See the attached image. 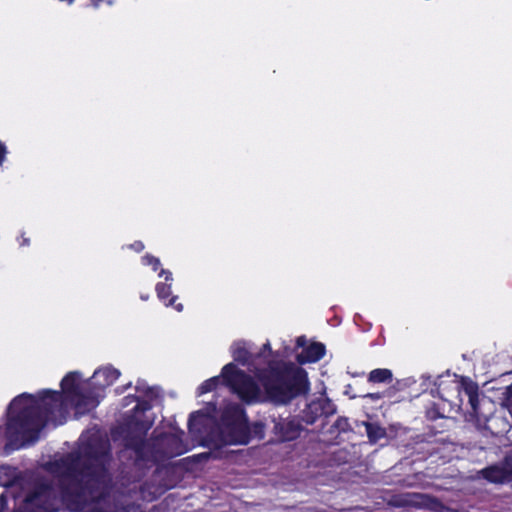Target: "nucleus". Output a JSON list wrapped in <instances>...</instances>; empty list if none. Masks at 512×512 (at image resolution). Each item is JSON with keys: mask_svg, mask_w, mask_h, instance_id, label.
I'll return each instance as SVG.
<instances>
[{"mask_svg": "<svg viewBox=\"0 0 512 512\" xmlns=\"http://www.w3.org/2000/svg\"><path fill=\"white\" fill-rule=\"evenodd\" d=\"M60 386L61 391L43 390L37 397L22 393L10 402L5 423L4 449L7 454L21 449L26 443L36 441L49 422L66 413V401L80 414L90 412L100 402L99 392L92 387L91 382L83 386L77 371L67 373Z\"/></svg>", "mask_w": 512, "mask_h": 512, "instance_id": "obj_1", "label": "nucleus"}, {"mask_svg": "<svg viewBox=\"0 0 512 512\" xmlns=\"http://www.w3.org/2000/svg\"><path fill=\"white\" fill-rule=\"evenodd\" d=\"M111 446L101 437H91L79 453H69L61 460L64 476L72 483L60 482L61 505L71 512L84 511L88 498L102 496L110 487Z\"/></svg>", "mask_w": 512, "mask_h": 512, "instance_id": "obj_2", "label": "nucleus"}, {"mask_svg": "<svg viewBox=\"0 0 512 512\" xmlns=\"http://www.w3.org/2000/svg\"><path fill=\"white\" fill-rule=\"evenodd\" d=\"M255 375L263 388L264 400L277 406L288 405L310 392L307 371L292 362L270 361Z\"/></svg>", "mask_w": 512, "mask_h": 512, "instance_id": "obj_3", "label": "nucleus"}, {"mask_svg": "<svg viewBox=\"0 0 512 512\" xmlns=\"http://www.w3.org/2000/svg\"><path fill=\"white\" fill-rule=\"evenodd\" d=\"M250 440L251 431L246 411L235 403L222 409L216 427L205 437L206 445L216 449L226 445H246Z\"/></svg>", "mask_w": 512, "mask_h": 512, "instance_id": "obj_4", "label": "nucleus"}, {"mask_svg": "<svg viewBox=\"0 0 512 512\" xmlns=\"http://www.w3.org/2000/svg\"><path fill=\"white\" fill-rule=\"evenodd\" d=\"M456 390L460 399L461 405L464 398H467L468 414L470 420L473 421L479 429L486 418L492 417L496 412L495 402L490 398L480 393L478 384L468 376H461L457 383Z\"/></svg>", "mask_w": 512, "mask_h": 512, "instance_id": "obj_5", "label": "nucleus"}, {"mask_svg": "<svg viewBox=\"0 0 512 512\" xmlns=\"http://www.w3.org/2000/svg\"><path fill=\"white\" fill-rule=\"evenodd\" d=\"M222 383L229 387L246 404L260 403L264 400V392L253 379L234 363L226 364L221 371Z\"/></svg>", "mask_w": 512, "mask_h": 512, "instance_id": "obj_6", "label": "nucleus"}, {"mask_svg": "<svg viewBox=\"0 0 512 512\" xmlns=\"http://www.w3.org/2000/svg\"><path fill=\"white\" fill-rule=\"evenodd\" d=\"M26 503L32 504L37 512H59L62 506L60 491L46 481L35 484L26 495Z\"/></svg>", "mask_w": 512, "mask_h": 512, "instance_id": "obj_7", "label": "nucleus"}, {"mask_svg": "<svg viewBox=\"0 0 512 512\" xmlns=\"http://www.w3.org/2000/svg\"><path fill=\"white\" fill-rule=\"evenodd\" d=\"M273 429L272 432L280 442L293 441L297 439L303 427L301 423L295 418H273Z\"/></svg>", "mask_w": 512, "mask_h": 512, "instance_id": "obj_8", "label": "nucleus"}, {"mask_svg": "<svg viewBox=\"0 0 512 512\" xmlns=\"http://www.w3.org/2000/svg\"><path fill=\"white\" fill-rule=\"evenodd\" d=\"M296 347L302 348V351L296 356V360L300 365L318 362L326 353V347L323 343L312 342L307 345L305 336L297 337Z\"/></svg>", "mask_w": 512, "mask_h": 512, "instance_id": "obj_9", "label": "nucleus"}, {"mask_svg": "<svg viewBox=\"0 0 512 512\" xmlns=\"http://www.w3.org/2000/svg\"><path fill=\"white\" fill-rule=\"evenodd\" d=\"M332 404L321 401H312L307 404L302 410V420L308 425L314 424L321 416H328L335 412V409L331 408Z\"/></svg>", "mask_w": 512, "mask_h": 512, "instance_id": "obj_10", "label": "nucleus"}, {"mask_svg": "<svg viewBox=\"0 0 512 512\" xmlns=\"http://www.w3.org/2000/svg\"><path fill=\"white\" fill-rule=\"evenodd\" d=\"M157 445L162 447L165 456L171 458L185 452L181 436L172 433H163L157 439Z\"/></svg>", "mask_w": 512, "mask_h": 512, "instance_id": "obj_11", "label": "nucleus"}, {"mask_svg": "<svg viewBox=\"0 0 512 512\" xmlns=\"http://www.w3.org/2000/svg\"><path fill=\"white\" fill-rule=\"evenodd\" d=\"M120 376V371L112 366L97 369L91 379V385L95 389L103 391L106 387L111 386Z\"/></svg>", "mask_w": 512, "mask_h": 512, "instance_id": "obj_12", "label": "nucleus"}, {"mask_svg": "<svg viewBox=\"0 0 512 512\" xmlns=\"http://www.w3.org/2000/svg\"><path fill=\"white\" fill-rule=\"evenodd\" d=\"M510 427V422L504 416L495 413L492 417L486 418V421H484L479 430L498 437L507 433Z\"/></svg>", "mask_w": 512, "mask_h": 512, "instance_id": "obj_13", "label": "nucleus"}, {"mask_svg": "<svg viewBox=\"0 0 512 512\" xmlns=\"http://www.w3.org/2000/svg\"><path fill=\"white\" fill-rule=\"evenodd\" d=\"M478 476L489 483L504 484L511 482L501 462L489 465L478 472Z\"/></svg>", "mask_w": 512, "mask_h": 512, "instance_id": "obj_14", "label": "nucleus"}, {"mask_svg": "<svg viewBox=\"0 0 512 512\" xmlns=\"http://www.w3.org/2000/svg\"><path fill=\"white\" fill-rule=\"evenodd\" d=\"M124 446L126 449L133 450L137 458L142 459L144 457L146 438L138 433L126 429V433L123 437Z\"/></svg>", "mask_w": 512, "mask_h": 512, "instance_id": "obj_15", "label": "nucleus"}, {"mask_svg": "<svg viewBox=\"0 0 512 512\" xmlns=\"http://www.w3.org/2000/svg\"><path fill=\"white\" fill-rule=\"evenodd\" d=\"M171 286V283L158 282L155 287L157 297L164 303L165 306H171L176 311L181 312L183 310V304L176 303L178 296L172 295Z\"/></svg>", "mask_w": 512, "mask_h": 512, "instance_id": "obj_16", "label": "nucleus"}, {"mask_svg": "<svg viewBox=\"0 0 512 512\" xmlns=\"http://www.w3.org/2000/svg\"><path fill=\"white\" fill-rule=\"evenodd\" d=\"M365 431L369 442L377 443L380 439L386 436V430L378 423L375 422H364Z\"/></svg>", "mask_w": 512, "mask_h": 512, "instance_id": "obj_17", "label": "nucleus"}, {"mask_svg": "<svg viewBox=\"0 0 512 512\" xmlns=\"http://www.w3.org/2000/svg\"><path fill=\"white\" fill-rule=\"evenodd\" d=\"M392 380V371L387 368L374 369L368 375V381L371 383H391Z\"/></svg>", "mask_w": 512, "mask_h": 512, "instance_id": "obj_18", "label": "nucleus"}, {"mask_svg": "<svg viewBox=\"0 0 512 512\" xmlns=\"http://www.w3.org/2000/svg\"><path fill=\"white\" fill-rule=\"evenodd\" d=\"M84 512H118V510L117 506H114L113 509L112 506L107 503L103 494L102 496H98L94 504Z\"/></svg>", "mask_w": 512, "mask_h": 512, "instance_id": "obj_19", "label": "nucleus"}, {"mask_svg": "<svg viewBox=\"0 0 512 512\" xmlns=\"http://www.w3.org/2000/svg\"><path fill=\"white\" fill-rule=\"evenodd\" d=\"M234 361L241 365H247L250 361L251 354L244 345L236 344L232 351Z\"/></svg>", "mask_w": 512, "mask_h": 512, "instance_id": "obj_20", "label": "nucleus"}, {"mask_svg": "<svg viewBox=\"0 0 512 512\" xmlns=\"http://www.w3.org/2000/svg\"><path fill=\"white\" fill-rule=\"evenodd\" d=\"M152 424L153 423L151 421L134 420V421H131L127 425V428L130 429L131 431L135 432V433H138V434L144 436L146 438L148 431L152 427Z\"/></svg>", "mask_w": 512, "mask_h": 512, "instance_id": "obj_21", "label": "nucleus"}, {"mask_svg": "<svg viewBox=\"0 0 512 512\" xmlns=\"http://www.w3.org/2000/svg\"><path fill=\"white\" fill-rule=\"evenodd\" d=\"M222 376H214L207 380H205L198 388H197V395L201 396L206 393H209L213 390H215L220 382H221Z\"/></svg>", "mask_w": 512, "mask_h": 512, "instance_id": "obj_22", "label": "nucleus"}, {"mask_svg": "<svg viewBox=\"0 0 512 512\" xmlns=\"http://www.w3.org/2000/svg\"><path fill=\"white\" fill-rule=\"evenodd\" d=\"M500 405L505 408L512 417V383L505 387L499 397Z\"/></svg>", "mask_w": 512, "mask_h": 512, "instance_id": "obj_23", "label": "nucleus"}, {"mask_svg": "<svg viewBox=\"0 0 512 512\" xmlns=\"http://www.w3.org/2000/svg\"><path fill=\"white\" fill-rule=\"evenodd\" d=\"M250 431H251V439L252 438L263 439L265 436V425H264V423H262L260 421H256L250 426Z\"/></svg>", "mask_w": 512, "mask_h": 512, "instance_id": "obj_24", "label": "nucleus"}, {"mask_svg": "<svg viewBox=\"0 0 512 512\" xmlns=\"http://www.w3.org/2000/svg\"><path fill=\"white\" fill-rule=\"evenodd\" d=\"M141 262L145 266H151L153 271H157L161 265L159 258L149 253H146L144 256H142Z\"/></svg>", "mask_w": 512, "mask_h": 512, "instance_id": "obj_25", "label": "nucleus"}, {"mask_svg": "<svg viewBox=\"0 0 512 512\" xmlns=\"http://www.w3.org/2000/svg\"><path fill=\"white\" fill-rule=\"evenodd\" d=\"M136 391L142 393L144 396L148 397L150 400L157 397V394L153 387H149L145 384V382H138L136 385Z\"/></svg>", "mask_w": 512, "mask_h": 512, "instance_id": "obj_26", "label": "nucleus"}, {"mask_svg": "<svg viewBox=\"0 0 512 512\" xmlns=\"http://www.w3.org/2000/svg\"><path fill=\"white\" fill-rule=\"evenodd\" d=\"M501 464L512 482V450L505 455Z\"/></svg>", "mask_w": 512, "mask_h": 512, "instance_id": "obj_27", "label": "nucleus"}, {"mask_svg": "<svg viewBox=\"0 0 512 512\" xmlns=\"http://www.w3.org/2000/svg\"><path fill=\"white\" fill-rule=\"evenodd\" d=\"M152 408V404L150 402V399L149 400H143V399H140V398H137V404L135 406V411H142V412H145V411H148Z\"/></svg>", "mask_w": 512, "mask_h": 512, "instance_id": "obj_28", "label": "nucleus"}, {"mask_svg": "<svg viewBox=\"0 0 512 512\" xmlns=\"http://www.w3.org/2000/svg\"><path fill=\"white\" fill-rule=\"evenodd\" d=\"M13 512H37V510L32 506V504L26 503V498L23 501V504L15 509Z\"/></svg>", "mask_w": 512, "mask_h": 512, "instance_id": "obj_29", "label": "nucleus"}, {"mask_svg": "<svg viewBox=\"0 0 512 512\" xmlns=\"http://www.w3.org/2000/svg\"><path fill=\"white\" fill-rule=\"evenodd\" d=\"M129 247L137 253L142 252L145 248L144 243L140 240L134 241Z\"/></svg>", "mask_w": 512, "mask_h": 512, "instance_id": "obj_30", "label": "nucleus"}, {"mask_svg": "<svg viewBox=\"0 0 512 512\" xmlns=\"http://www.w3.org/2000/svg\"><path fill=\"white\" fill-rule=\"evenodd\" d=\"M17 241L21 247L30 245V239H29V237L26 236L25 232L21 233V235L18 237Z\"/></svg>", "mask_w": 512, "mask_h": 512, "instance_id": "obj_31", "label": "nucleus"}, {"mask_svg": "<svg viewBox=\"0 0 512 512\" xmlns=\"http://www.w3.org/2000/svg\"><path fill=\"white\" fill-rule=\"evenodd\" d=\"M8 508V498L5 493L0 494V512H4Z\"/></svg>", "mask_w": 512, "mask_h": 512, "instance_id": "obj_32", "label": "nucleus"}, {"mask_svg": "<svg viewBox=\"0 0 512 512\" xmlns=\"http://www.w3.org/2000/svg\"><path fill=\"white\" fill-rule=\"evenodd\" d=\"M159 276H164L165 282L164 283H171L173 281L172 273L169 270L161 269Z\"/></svg>", "mask_w": 512, "mask_h": 512, "instance_id": "obj_33", "label": "nucleus"}, {"mask_svg": "<svg viewBox=\"0 0 512 512\" xmlns=\"http://www.w3.org/2000/svg\"><path fill=\"white\" fill-rule=\"evenodd\" d=\"M443 417L437 409H430L427 411V418L430 420H436Z\"/></svg>", "mask_w": 512, "mask_h": 512, "instance_id": "obj_34", "label": "nucleus"}, {"mask_svg": "<svg viewBox=\"0 0 512 512\" xmlns=\"http://www.w3.org/2000/svg\"><path fill=\"white\" fill-rule=\"evenodd\" d=\"M7 154V148L5 144L0 140V165L4 162Z\"/></svg>", "mask_w": 512, "mask_h": 512, "instance_id": "obj_35", "label": "nucleus"}, {"mask_svg": "<svg viewBox=\"0 0 512 512\" xmlns=\"http://www.w3.org/2000/svg\"><path fill=\"white\" fill-rule=\"evenodd\" d=\"M335 426L342 430V431H345V426H348V422H347V419H344V418H338L337 421L335 422Z\"/></svg>", "mask_w": 512, "mask_h": 512, "instance_id": "obj_36", "label": "nucleus"}, {"mask_svg": "<svg viewBox=\"0 0 512 512\" xmlns=\"http://www.w3.org/2000/svg\"><path fill=\"white\" fill-rule=\"evenodd\" d=\"M266 351H268V352H270V353L272 352L271 345H270V343H269V342H266V343L262 346V349H261V351L258 353L257 357H261V356L264 354V352H266Z\"/></svg>", "mask_w": 512, "mask_h": 512, "instance_id": "obj_37", "label": "nucleus"}, {"mask_svg": "<svg viewBox=\"0 0 512 512\" xmlns=\"http://www.w3.org/2000/svg\"><path fill=\"white\" fill-rule=\"evenodd\" d=\"M197 413H198V412H193V413H191V414H190V416H189V419H188V427H189V429H190V430H191V427H192L193 418H194L195 414H197Z\"/></svg>", "mask_w": 512, "mask_h": 512, "instance_id": "obj_38", "label": "nucleus"}, {"mask_svg": "<svg viewBox=\"0 0 512 512\" xmlns=\"http://www.w3.org/2000/svg\"><path fill=\"white\" fill-rule=\"evenodd\" d=\"M93 7L97 8L104 0H90Z\"/></svg>", "mask_w": 512, "mask_h": 512, "instance_id": "obj_39", "label": "nucleus"}, {"mask_svg": "<svg viewBox=\"0 0 512 512\" xmlns=\"http://www.w3.org/2000/svg\"><path fill=\"white\" fill-rule=\"evenodd\" d=\"M140 298H141L142 300L146 301V300H148V299H149V295H148V294H147V295H143V294H141V295H140Z\"/></svg>", "mask_w": 512, "mask_h": 512, "instance_id": "obj_40", "label": "nucleus"}, {"mask_svg": "<svg viewBox=\"0 0 512 512\" xmlns=\"http://www.w3.org/2000/svg\"><path fill=\"white\" fill-rule=\"evenodd\" d=\"M431 502H433L435 505H440V501L436 498H432Z\"/></svg>", "mask_w": 512, "mask_h": 512, "instance_id": "obj_41", "label": "nucleus"}, {"mask_svg": "<svg viewBox=\"0 0 512 512\" xmlns=\"http://www.w3.org/2000/svg\"><path fill=\"white\" fill-rule=\"evenodd\" d=\"M435 452H436V449H435V448H432L431 450H429V453H430V454H433V453H435Z\"/></svg>", "mask_w": 512, "mask_h": 512, "instance_id": "obj_42", "label": "nucleus"}, {"mask_svg": "<svg viewBox=\"0 0 512 512\" xmlns=\"http://www.w3.org/2000/svg\"><path fill=\"white\" fill-rule=\"evenodd\" d=\"M121 512H127V511L125 510V508H122V509H121Z\"/></svg>", "mask_w": 512, "mask_h": 512, "instance_id": "obj_43", "label": "nucleus"}]
</instances>
